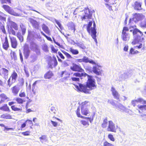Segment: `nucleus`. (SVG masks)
<instances>
[{
	"label": "nucleus",
	"mask_w": 146,
	"mask_h": 146,
	"mask_svg": "<svg viewBox=\"0 0 146 146\" xmlns=\"http://www.w3.org/2000/svg\"><path fill=\"white\" fill-rule=\"evenodd\" d=\"M73 75L76 77H87L88 79L86 85L79 84L78 85H76L75 88L79 91L83 92L86 94H90L91 92L90 90H94L96 88L95 80L93 76H90L86 73L84 72L81 73L78 72L74 73Z\"/></svg>",
	"instance_id": "1"
},
{
	"label": "nucleus",
	"mask_w": 146,
	"mask_h": 146,
	"mask_svg": "<svg viewBox=\"0 0 146 146\" xmlns=\"http://www.w3.org/2000/svg\"><path fill=\"white\" fill-rule=\"evenodd\" d=\"M133 33L134 39L131 42L132 44L134 45L139 42L143 43L144 42V38L142 37L143 33L138 29H134L133 31Z\"/></svg>",
	"instance_id": "2"
},
{
	"label": "nucleus",
	"mask_w": 146,
	"mask_h": 146,
	"mask_svg": "<svg viewBox=\"0 0 146 146\" xmlns=\"http://www.w3.org/2000/svg\"><path fill=\"white\" fill-rule=\"evenodd\" d=\"M92 17V13L90 12V9L88 7L85 8L84 10V14L83 16L81 17L82 20H83L86 19H91Z\"/></svg>",
	"instance_id": "3"
},
{
	"label": "nucleus",
	"mask_w": 146,
	"mask_h": 146,
	"mask_svg": "<svg viewBox=\"0 0 146 146\" xmlns=\"http://www.w3.org/2000/svg\"><path fill=\"white\" fill-rule=\"evenodd\" d=\"M88 103L86 101L82 103V106L81 108V113L82 114L87 115L89 113V111L88 110V107L89 106L87 104Z\"/></svg>",
	"instance_id": "4"
},
{
	"label": "nucleus",
	"mask_w": 146,
	"mask_h": 146,
	"mask_svg": "<svg viewBox=\"0 0 146 146\" xmlns=\"http://www.w3.org/2000/svg\"><path fill=\"white\" fill-rule=\"evenodd\" d=\"M117 125L115 126V124L111 121H109L108 126L107 128V130L109 131L116 132Z\"/></svg>",
	"instance_id": "5"
},
{
	"label": "nucleus",
	"mask_w": 146,
	"mask_h": 146,
	"mask_svg": "<svg viewBox=\"0 0 146 146\" xmlns=\"http://www.w3.org/2000/svg\"><path fill=\"white\" fill-rule=\"evenodd\" d=\"M144 17V15L141 14L135 13L134 14V17L132 19H130L129 20V23H130L132 20L135 23H136L143 19Z\"/></svg>",
	"instance_id": "6"
},
{
	"label": "nucleus",
	"mask_w": 146,
	"mask_h": 146,
	"mask_svg": "<svg viewBox=\"0 0 146 146\" xmlns=\"http://www.w3.org/2000/svg\"><path fill=\"white\" fill-rule=\"evenodd\" d=\"M93 27H91V36L92 38L94 40L96 44L98 43L97 40L96 38V24L95 22L94 21L93 24Z\"/></svg>",
	"instance_id": "7"
},
{
	"label": "nucleus",
	"mask_w": 146,
	"mask_h": 146,
	"mask_svg": "<svg viewBox=\"0 0 146 146\" xmlns=\"http://www.w3.org/2000/svg\"><path fill=\"white\" fill-rule=\"evenodd\" d=\"M30 53L29 45L27 44H25L24 48V54L25 58L27 59L29 57Z\"/></svg>",
	"instance_id": "8"
},
{
	"label": "nucleus",
	"mask_w": 146,
	"mask_h": 146,
	"mask_svg": "<svg viewBox=\"0 0 146 146\" xmlns=\"http://www.w3.org/2000/svg\"><path fill=\"white\" fill-rule=\"evenodd\" d=\"M70 69L74 71L80 72H82L84 71V70L82 68L81 66L76 64H73L72 66L70 67Z\"/></svg>",
	"instance_id": "9"
},
{
	"label": "nucleus",
	"mask_w": 146,
	"mask_h": 146,
	"mask_svg": "<svg viewBox=\"0 0 146 146\" xmlns=\"http://www.w3.org/2000/svg\"><path fill=\"white\" fill-rule=\"evenodd\" d=\"M95 66L93 67V72L96 75H99L101 74V67L100 66L96 64Z\"/></svg>",
	"instance_id": "10"
},
{
	"label": "nucleus",
	"mask_w": 146,
	"mask_h": 146,
	"mask_svg": "<svg viewBox=\"0 0 146 146\" xmlns=\"http://www.w3.org/2000/svg\"><path fill=\"white\" fill-rule=\"evenodd\" d=\"M29 22L31 23L33 26L36 29H38L39 24L36 21L31 18H29L28 19Z\"/></svg>",
	"instance_id": "11"
},
{
	"label": "nucleus",
	"mask_w": 146,
	"mask_h": 146,
	"mask_svg": "<svg viewBox=\"0 0 146 146\" xmlns=\"http://www.w3.org/2000/svg\"><path fill=\"white\" fill-rule=\"evenodd\" d=\"M132 75V71L129 70L127 73H124L121 75L120 77L122 78V79H124L128 77H131Z\"/></svg>",
	"instance_id": "12"
},
{
	"label": "nucleus",
	"mask_w": 146,
	"mask_h": 146,
	"mask_svg": "<svg viewBox=\"0 0 146 146\" xmlns=\"http://www.w3.org/2000/svg\"><path fill=\"white\" fill-rule=\"evenodd\" d=\"M111 90L112 92V94L114 96V98L117 100H118L120 95L118 92L113 87L111 88Z\"/></svg>",
	"instance_id": "13"
},
{
	"label": "nucleus",
	"mask_w": 146,
	"mask_h": 146,
	"mask_svg": "<svg viewBox=\"0 0 146 146\" xmlns=\"http://www.w3.org/2000/svg\"><path fill=\"white\" fill-rule=\"evenodd\" d=\"M115 107L116 108L121 112L124 111L125 110H127V108L121 104L115 105Z\"/></svg>",
	"instance_id": "14"
},
{
	"label": "nucleus",
	"mask_w": 146,
	"mask_h": 146,
	"mask_svg": "<svg viewBox=\"0 0 146 146\" xmlns=\"http://www.w3.org/2000/svg\"><path fill=\"white\" fill-rule=\"evenodd\" d=\"M10 39L12 47L13 48H16L17 46V42L16 38L13 37L11 38Z\"/></svg>",
	"instance_id": "15"
},
{
	"label": "nucleus",
	"mask_w": 146,
	"mask_h": 146,
	"mask_svg": "<svg viewBox=\"0 0 146 146\" xmlns=\"http://www.w3.org/2000/svg\"><path fill=\"white\" fill-rule=\"evenodd\" d=\"M121 37L123 41H126L129 39V35L128 33H126L122 32Z\"/></svg>",
	"instance_id": "16"
},
{
	"label": "nucleus",
	"mask_w": 146,
	"mask_h": 146,
	"mask_svg": "<svg viewBox=\"0 0 146 146\" xmlns=\"http://www.w3.org/2000/svg\"><path fill=\"white\" fill-rule=\"evenodd\" d=\"M83 59V61L85 63L89 62L92 64H96V63L92 60H90L88 57L84 56Z\"/></svg>",
	"instance_id": "17"
},
{
	"label": "nucleus",
	"mask_w": 146,
	"mask_h": 146,
	"mask_svg": "<svg viewBox=\"0 0 146 146\" xmlns=\"http://www.w3.org/2000/svg\"><path fill=\"white\" fill-rule=\"evenodd\" d=\"M75 44L82 49H84L86 48L84 43L82 42H74V45Z\"/></svg>",
	"instance_id": "18"
},
{
	"label": "nucleus",
	"mask_w": 146,
	"mask_h": 146,
	"mask_svg": "<svg viewBox=\"0 0 146 146\" xmlns=\"http://www.w3.org/2000/svg\"><path fill=\"white\" fill-rule=\"evenodd\" d=\"M67 26L69 29H71L74 30V33L75 30V24L72 22H69L67 24Z\"/></svg>",
	"instance_id": "19"
},
{
	"label": "nucleus",
	"mask_w": 146,
	"mask_h": 146,
	"mask_svg": "<svg viewBox=\"0 0 146 146\" xmlns=\"http://www.w3.org/2000/svg\"><path fill=\"white\" fill-rule=\"evenodd\" d=\"M141 3L139 2L136 1L135 3L134 9L137 10H141Z\"/></svg>",
	"instance_id": "20"
},
{
	"label": "nucleus",
	"mask_w": 146,
	"mask_h": 146,
	"mask_svg": "<svg viewBox=\"0 0 146 146\" xmlns=\"http://www.w3.org/2000/svg\"><path fill=\"white\" fill-rule=\"evenodd\" d=\"M42 29L47 34L49 35L50 31L48 27L45 24H43L42 25Z\"/></svg>",
	"instance_id": "21"
},
{
	"label": "nucleus",
	"mask_w": 146,
	"mask_h": 146,
	"mask_svg": "<svg viewBox=\"0 0 146 146\" xmlns=\"http://www.w3.org/2000/svg\"><path fill=\"white\" fill-rule=\"evenodd\" d=\"M87 121L84 120H83L81 121V124H82L84 126L87 125L88 126L89 125V123L88 122V121H90L91 123L92 120H91V119L89 117H87Z\"/></svg>",
	"instance_id": "22"
},
{
	"label": "nucleus",
	"mask_w": 146,
	"mask_h": 146,
	"mask_svg": "<svg viewBox=\"0 0 146 146\" xmlns=\"http://www.w3.org/2000/svg\"><path fill=\"white\" fill-rule=\"evenodd\" d=\"M0 98L1 99L0 101V104L6 100L8 101L9 100V98L4 94L0 95Z\"/></svg>",
	"instance_id": "23"
},
{
	"label": "nucleus",
	"mask_w": 146,
	"mask_h": 146,
	"mask_svg": "<svg viewBox=\"0 0 146 146\" xmlns=\"http://www.w3.org/2000/svg\"><path fill=\"white\" fill-rule=\"evenodd\" d=\"M11 89L12 92L14 94H17L19 90V88L18 86H15L13 87Z\"/></svg>",
	"instance_id": "24"
},
{
	"label": "nucleus",
	"mask_w": 146,
	"mask_h": 146,
	"mask_svg": "<svg viewBox=\"0 0 146 146\" xmlns=\"http://www.w3.org/2000/svg\"><path fill=\"white\" fill-rule=\"evenodd\" d=\"M30 47L33 50L38 47V46L33 41H31L30 44Z\"/></svg>",
	"instance_id": "25"
},
{
	"label": "nucleus",
	"mask_w": 146,
	"mask_h": 146,
	"mask_svg": "<svg viewBox=\"0 0 146 146\" xmlns=\"http://www.w3.org/2000/svg\"><path fill=\"white\" fill-rule=\"evenodd\" d=\"M2 69V75L3 74V75L5 77H7L8 75L9 71L7 69L3 68H1Z\"/></svg>",
	"instance_id": "26"
},
{
	"label": "nucleus",
	"mask_w": 146,
	"mask_h": 146,
	"mask_svg": "<svg viewBox=\"0 0 146 146\" xmlns=\"http://www.w3.org/2000/svg\"><path fill=\"white\" fill-rule=\"evenodd\" d=\"M17 77V73L15 72H13L11 77L12 78V82L13 83L15 82Z\"/></svg>",
	"instance_id": "27"
},
{
	"label": "nucleus",
	"mask_w": 146,
	"mask_h": 146,
	"mask_svg": "<svg viewBox=\"0 0 146 146\" xmlns=\"http://www.w3.org/2000/svg\"><path fill=\"white\" fill-rule=\"evenodd\" d=\"M10 28H13L16 30H17L18 29V27L16 23L13 22H11Z\"/></svg>",
	"instance_id": "28"
},
{
	"label": "nucleus",
	"mask_w": 146,
	"mask_h": 146,
	"mask_svg": "<svg viewBox=\"0 0 146 146\" xmlns=\"http://www.w3.org/2000/svg\"><path fill=\"white\" fill-rule=\"evenodd\" d=\"M0 110L5 111H8L9 110V108L7 104H5L3 106L0 107Z\"/></svg>",
	"instance_id": "29"
},
{
	"label": "nucleus",
	"mask_w": 146,
	"mask_h": 146,
	"mask_svg": "<svg viewBox=\"0 0 146 146\" xmlns=\"http://www.w3.org/2000/svg\"><path fill=\"white\" fill-rule=\"evenodd\" d=\"M92 22L91 21L89 22V23L87 26V31L91 35V27L92 25Z\"/></svg>",
	"instance_id": "30"
},
{
	"label": "nucleus",
	"mask_w": 146,
	"mask_h": 146,
	"mask_svg": "<svg viewBox=\"0 0 146 146\" xmlns=\"http://www.w3.org/2000/svg\"><path fill=\"white\" fill-rule=\"evenodd\" d=\"M9 47L8 42L7 38H5V42L3 44V47L5 50H7Z\"/></svg>",
	"instance_id": "31"
},
{
	"label": "nucleus",
	"mask_w": 146,
	"mask_h": 146,
	"mask_svg": "<svg viewBox=\"0 0 146 146\" xmlns=\"http://www.w3.org/2000/svg\"><path fill=\"white\" fill-rule=\"evenodd\" d=\"M53 76V74L52 72L49 71L46 73L44 75V78L46 79H49L50 78Z\"/></svg>",
	"instance_id": "32"
},
{
	"label": "nucleus",
	"mask_w": 146,
	"mask_h": 146,
	"mask_svg": "<svg viewBox=\"0 0 146 146\" xmlns=\"http://www.w3.org/2000/svg\"><path fill=\"white\" fill-rule=\"evenodd\" d=\"M108 120L107 118L104 119L103 122L102 124V127L103 128H106L108 125Z\"/></svg>",
	"instance_id": "33"
},
{
	"label": "nucleus",
	"mask_w": 146,
	"mask_h": 146,
	"mask_svg": "<svg viewBox=\"0 0 146 146\" xmlns=\"http://www.w3.org/2000/svg\"><path fill=\"white\" fill-rule=\"evenodd\" d=\"M1 117L6 119H10L11 118V116L8 114H4L1 115Z\"/></svg>",
	"instance_id": "34"
},
{
	"label": "nucleus",
	"mask_w": 146,
	"mask_h": 146,
	"mask_svg": "<svg viewBox=\"0 0 146 146\" xmlns=\"http://www.w3.org/2000/svg\"><path fill=\"white\" fill-rule=\"evenodd\" d=\"M20 27L22 31V33L23 35L25 34L26 31V27L23 24H21L20 25Z\"/></svg>",
	"instance_id": "35"
},
{
	"label": "nucleus",
	"mask_w": 146,
	"mask_h": 146,
	"mask_svg": "<svg viewBox=\"0 0 146 146\" xmlns=\"http://www.w3.org/2000/svg\"><path fill=\"white\" fill-rule=\"evenodd\" d=\"M38 81H35L33 84L32 88V90L33 93L35 94V89L36 87V84L37 83Z\"/></svg>",
	"instance_id": "36"
},
{
	"label": "nucleus",
	"mask_w": 146,
	"mask_h": 146,
	"mask_svg": "<svg viewBox=\"0 0 146 146\" xmlns=\"http://www.w3.org/2000/svg\"><path fill=\"white\" fill-rule=\"evenodd\" d=\"M138 108L142 111H144L146 110V105H138L137 106Z\"/></svg>",
	"instance_id": "37"
},
{
	"label": "nucleus",
	"mask_w": 146,
	"mask_h": 146,
	"mask_svg": "<svg viewBox=\"0 0 146 146\" xmlns=\"http://www.w3.org/2000/svg\"><path fill=\"white\" fill-rule=\"evenodd\" d=\"M34 33V31H31L28 30L27 38L30 39L33 37Z\"/></svg>",
	"instance_id": "38"
},
{
	"label": "nucleus",
	"mask_w": 146,
	"mask_h": 146,
	"mask_svg": "<svg viewBox=\"0 0 146 146\" xmlns=\"http://www.w3.org/2000/svg\"><path fill=\"white\" fill-rule=\"evenodd\" d=\"M137 99L138 103L143 104H146V101L142 98H138Z\"/></svg>",
	"instance_id": "39"
},
{
	"label": "nucleus",
	"mask_w": 146,
	"mask_h": 146,
	"mask_svg": "<svg viewBox=\"0 0 146 146\" xmlns=\"http://www.w3.org/2000/svg\"><path fill=\"white\" fill-rule=\"evenodd\" d=\"M8 13L14 16H18L19 15V14L15 12L12 9V8L11 9Z\"/></svg>",
	"instance_id": "40"
},
{
	"label": "nucleus",
	"mask_w": 146,
	"mask_h": 146,
	"mask_svg": "<svg viewBox=\"0 0 146 146\" xmlns=\"http://www.w3.org/2000/svg\"><path fill=\"white\" fill-rule=\"evenodd\" d=\"M70 51L74 55H76L79 53V51L77 50L74 49L72 48L70 49Z\"/></svg>",
	"instance_id": "41"
},
{
	"label": "nucleus",
	"mask_w": 146,
	"mask_h": 146,
	"mask_svg": "<svg viewBox=\"0 0 146 146\" xmlns=\"http://www.w3.org/2000/svg\"><path fill=\"white\" fill-rule=\"evenodd\" d=\"M140 25L142 28H146V18L141 22Z\"/></svg>",
	"instance_id": "42"
},
{
	"label": "nucleus",
	"mask_w": 146,
	"mask_h": 146,
	"mask_svg": "<svg viewBox=\"0 0 146 146\" xmlns=\"http://www.w3.org/2000/svg\"><path fill=\"white\" fill-rule=\"evenodd\" d=\"M11 55L12 59H14L15 60H17V56L15 52L12 51L11 53Z\"/></svg>",
	"instance_id": "43"
},
{
	"label": "nucleus",
	"mask_w": 146,
	"mask_h": 146,
	"mask_svg": "<svg viewBox=\"0 0 146 146\" xmlns=\"http://www.w3.org/2000/svg\"><path fill=\"white\" fill-rule=\"evenodd\" d=\"M11 108L14 111H21L22 110L21 108H17L15 106H11Z\"/></svg>",
	"instance_id": "44"
},
{
	"label": "nucleus",
	"mask_w": 146,
	"mask_h": 146,
	"mask_svg": "<svg viewBox=\"0 0 146 146\" xmlns=\"http://www.w3.org/2000/svg\"><path fill=\"white\" fill-rule=\"evenodd\" d=\"M17 36L21 42L23 41V38L21 35L20 32H18L17 35Z\"/></svg>",
	"instance_id": "45"
},
{
	"label": "nucleus",
	"mask_w": 146,
	"mask_h": 146,
	"mask_svg": "<svg viewBox=\"0 0 146 146\" xmlns=\"http://www.w3.org/2000/svg\"><path fill=\"white\" fill-rule=\"evenodd\" d=\"M40 141L42 143H43L44 142H45L47 141L46 136L45 135H42L41 137L39 138Z\"/></svg>",
	"instance_id": "46"
},
{
	"label": "nucleus",
	"mask_w": 146,
	"mask_h": 146,
	"mask_svg": "<svg viewBox=\"0 0 146 146\" xmlns=\"http://www.w3.org/2000/svg\"><path fill=\"white\" fill-rule=\"evenodd\" d=\"M3 8L7 12H9L11 9V8L9 6L6 5H3Z\"/></svg>",
	"instance_id": "47"
},
{
	"label": "nucleus",
	"mask_w": 146,
	"mask_h": 146,
	"mask_svg": "<svg viewBox=\"0 0 146 146\" xmlns=\"http://www.w3.org/2000/svg\"><path fill=\"white\" fill-rule=\"evenodd\" d=\"M16 100L19 104H22L24 102H25L24 100L21 98H17L16 99Z\"/></svg>",
	"instance_id": "48"
},
{
	"label": "nucleus",
	"mask_w": 146,
	"mask_h": 146,
	"mask_svg": "<svg viewBox=\"0 0 146 146\" xmlns=\"http://www.w3.org/2000/svg\"><path fill=\"white\" fill-rule=\"evenodd\" d=\"M8 30L9 32L10 33L12 34V35H15V32L14 30L13 29L10 28L9 29V27H8Z\"/></svg>",
	"instance_id": "49"
},
{
	"label": "nucleus",
	"mask_w": 146,
	"mask_h": 146,
	"mask_svg": "<svg viewBox=\"0 0 146 146\" xmlns=\"http://www.w3.org/2000/svg\"><path fill=\"white\" fill-rule=\"evenodd\" d=\"M80 109L79 107H78L77 109V111H76V114L77 115L78 117H81L82 118H83V117H84V116H81L80 115Z\"/></svg>",
	"instance_id": "50"
},
{
	"label": "nucleus",
	"mask_w": 146,
	"mask_h": 146,
	"mask_svg": "<svg viewBox=\"0 0 146 146\" xmlns=\"http://www.w3.org/2000/svg\"><path fill=\"white\" fill-rule=\"evenodd\" d=\"M103 146H114V145L113 144L108 143L107 141H105L103 143Z\"/></svg>",
	"instance_id": "51"
},
{
	"label": "nucleus",
	"mask_w": 146,
	"mask_h": 146,
	"mask_svg": "<svg viewBox=\"0 0 146 146\" xmlns=\"http://www.w3.org/2000/svg\"><path fill=\"white\" fill-rule=\"evenodd\" d=\"M137 103L138 102H137V99H136L132 100L131 102V105L133 106L134 107H135V106L136 103Z\"/></svg>",
	"instance_id": "52"
},
{
	"label": "nucleus",
	"mask_w": 146,
	"mask_h": 146,
	"mask_svg": "<svg viewBox=\"0 0 146 146\" xmlns=\"http://www.w3.org/2000/svg\"><path fill=\"white\" fill-rule=\"evenodd\" d=\"M108 137L109 139H110L111 141H115V139L114 138L113 135L111 134H109L108 135Z\"/></svg>",
	"instance_id": "53"
},
{
	"label": "nucleus",
	"mask_w": 146,
	"mask_h": 146,
	"mask_svg": "<svg viewBox=\"0 0 146 146\" xmlns=\"http://www.w3.org/2000/svg\"><path fill=\"white\" fill-rule=\"evenodd\" d=\"M62 52L68 58H72L70 55V54L64 51H62Z\"/></svg>",
	"instance_id": "54"
},
{
	"label": "nucleus",
	"mask_w": 146,
	"mask_h": 146,
	"mask_svg": "<svg viewBox=\"0 0 146 146\" xmlns=\"http://www.w3.org/2000/svg\"><path fill=\"white\" fill-rule=\"evenodd\" d=\"M0 126L3 127H4L5 129L9 131V130H13V129L12 128H8L7 127H5V125L3 124H0Z\"/></svg>",
	"instance_id": "55"
},
{
	"label": "nucleus",
	"mask_w": 146,
	"mask_h": 146,
	"mask_svg": "<svg viewBox=\"0 0 146 146\" xmlns=\"http://www.w3.org/2000/svg\"><path fill=\"white\" fill-rule=\"evenodd\" d=\"M64 74L65 75L69 76L70 75L66 71H62L61 74V77H63Z\"/></svg>",
	"instance_id": "56"
},
{
	"label": "nucleus",
	"mask_w": 146,
	"mask_h": 146,
	"mask_svg": "<svg viewBox=\"0 0 146 146\" xmlns=\"http://www.w3.org/2000/svg\"><path fill=\"white\" fill-rule=\"evenodd\" d=\"M56 110L55 108L54 107H52L50 108V111L49 112L51 113H55V111Z\"/></svg>",
	"instance_id": "57"
},
{
	"label": "nucleus",
	"mask_w": 146,
	"mask_h": 146,
	"mask_svg": "<svg viewBox=\"0 0 146 146\" xmlns=\"http://www.w3.org/2000/svg\"><path fill=\"white\" fill-rule=\"evenodd\" d=\"M43 50L45 52H47L48 51V47L46 45H44L42 47Z\"/></svg>",
	"instance_id": "58"
},
{
	"label": "nucleus",
	"mask_w": 146,
	"mask_h": 146,
	"mask_svg": "<svg viewBox=\"0 0 146 146\" xmlns=\"http://www.w3.org/2000/svg\"><path fill=\"white\" fill-rule=\"evenodd\" d=\"M19 96L21 97H24L26 96L25 93L24 92L21 91L19 95Z\"/></svg>",
	"instance_id": "59"
},
{
	"label": "nucleus",
	"mask_w": 146,
	"mask_h": 146,
	"mask_svg": "<svg viewBox=\"0 0 146 146\" xmlns=\"http://www.w3.org/2000/svg\"><path fill=\"white\" fill-rule=\"evenodd\" d=\"M1 2L2 3H4L7 2L8 3H11V0H1Z\"/></svg>",
	"instance_id": "60"
},
{
	"label": "nucleus",
	"mask_w": 146,
	"mask_h": 146,
	"mask_svg": "<svg viewBox=\"0 0 146 146\" xmlns=\"http://www.w3.org/2000/svg\"><path fill=\"white\" fill-rule=\"evenodd\" d=\"M33 50H34L36 52L37 55H39L40 54V52L38 47L36 49H34Z\"/></svg>",
	"instance_id": "61"
},
{
	"label": "nucleus",
	"mask_w": 146,
	"mask_h": 146,
	"mask_svg": "<svg viewBox=\"0 0 146 146\" xmlns=\"http://www.w3.org/2000/svg\"><path fill=\"white\" fill-rule=\"evenodd\" d=\"M0 29L2 32L4 34L6 33V31L5 28V27L3 26H1L0 27Z\"/></svg>",
	"instance_id": "62"
},
{
	"label": "nucleus",
	"mask_w": 146,
	"mask_h": 146,
	"mask_svg": "<svg viewBox=\"0 0 146 146\" xmlns=\"http://www.w3.org/2000/svg\"><path fill=\"white\" fill-rule=\"evenodd\" d=\"M30 132L29 131H27L25 132L22 133V134L24 135H30Z\"/></svg>",
	"instance_id": "63"
},
{
	"label": "nucleus",
	"mask_w": 146,
	"mask_h": 146,
	"mask_svg": "<svg viewBox=\"0 0 146 146\" xmlns=\"http://www.w3.org/2000/svg\"><path fill=\"white\" fill-rule=\"evenodd\" d=\"M140 117H142V120L146 121V114L141 115Z\"/></svg>",
	"instance_id": "64"
}]
</instances>
